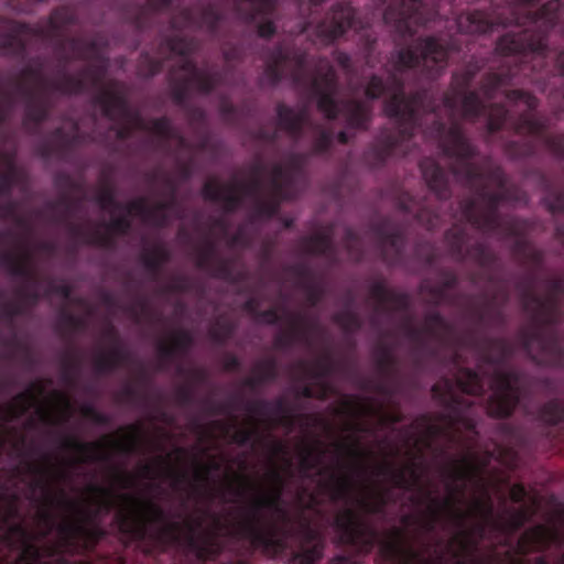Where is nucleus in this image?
<instances>
[{"instance_id":"obj_1","label":"nucleus","mask_w":564,"mask_h":564,"mask_svg":"<svg viewBox=\"0 0 564 564\" xmlns=\"http://www.w3.org/2000/svg\"><path fill=\"white\" fill-rule=\"evenodd\" d=\"M0 539L21 552L22 556L17 564H36L37 547L30 543L26 529L15 519H8L2 513H0Z\"/></svg>"},{"instance_id":"obj_2","label":"nucleus","mask_w":564,"mask_h":564,"mask_svg":"<svg viewBox=\"0 0 564 564\" xmlns=\"http://www.w3.org/2000/svg\"><path fill=\"white\" fill-rule=\"evenodd\" d=\"M517 391L512 380L503 376L497 381L490 411L499 416L508 415L516 403Z\"/></svg>"},{"instance_id":"obj_3","label":"nucleus","mask_w":564,"mask_h":564,"mask_svg":"<svg viewBox=\"0 0 564 564\" xmlns=\"http://www.w3.org/2000/svg\"><path fill=\"white\" fill-rule=\"evenodd\" d=\"M69 507H66L62 505L59 501L56 503L53 501H50L48 506H45L41 511H39V519H37V528L35 531L26 533L30 536V543H32V540L41 534H45L48 531H51L55 527H61L62 524L56 519V513H64L68 512ZM70 509H74V506H70Z\"/></svg>"},{"instance_id":"obj_4","label":"nucleus","mask_w":564,"mask_h":564,"mask_svg":"<svg viewBox=\"0 0 564 564\" xmlns=\"http://www.w3.org/2000/svg\"><path fill=\"white\" fill-rule=\"evenodd\" d=\"M69 409H70V403H69L68 399L65 395H58L55 404L52 405V409H51L52 413H45L43 411V413H41V415L45 420H50V419L64 420L68 415Z\"/></svg>"},{"instance_id":"obj_5","label":"nucleus","mask_w":564,"mask_h":564,"mask_svg":"<svg viewBox=\"0 0 564 564\" xmlns=\"http://www.w3.org/2000/svg\"><path fill=\"white\" fill-rule=\"evenodd\" d=\"M510 495L513 500L519 501L524 496V489L520 486H514L512 487Z\"/></svg>"},{"instance_id":"obj_6","label":"nucleus","mask_w":564,"mask_h":564,"mask_svg":"<svg viewBox=\"0 0 564 564\" xmlns=\"http://www.w3.org/2000/svg\"><path fill=\"white\" fill-rule=\"evenodd\" d=\"M129 516L131 517H134V518H140L141 514H140V510H139V507L133 502L130 510L128 511Z\"/></svg>"}]
</instances>
